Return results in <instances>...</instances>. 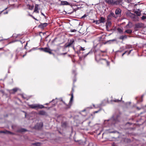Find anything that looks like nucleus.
Listing matches in <instances>:
<instances>
[{
    "mask_svg": "<svg viewBox=\"0 0 146 146\" xmlns=\"http://www.w3.org/2000/svg\"><path fill=\"white\" fill-rule=\"evenodd\" d=\"M106 3L112 5L122 6L123 2V0H104Z\"/></svg>",
    "mask_w": 146,
    "mask_h": 146,
    "instance_id": "1",
    "label": "nucleus"
},
{
    "mask_svg": "<svg viewBox=\"0 0 146 146\" xmlns=\"http://www.w3.org/2000/svg\"><path fill=\"white\" fill-rule=\"evenodd\" d=\"M95 60L97 61H98L100 60H101L103 62L107 64V66H109L110 65V62L107 61L105 59H101L100 56L101 54H99L97 53L96 51L95 52Z\"/></svg>",
    "mask_w": 146,
    "mask_h": 146,
    "instance_id": "2",
    "label": "nucleus"
},
{
    "mask_svg": "<svg viewBox=\"0 0 146 146\" xmlns=\"http://www.w3.org/2000/svg\"><path fill=\"white\" fill-rule=\"evenodd\" d=\"M118 121L117 119H113V117H112L111 119L108 120H106L104 121V123L105 124H108V126H110L111 125L115 124Z\"/></svg>",
    "mask_w": 146,
    "mask_h": 146,
    "instance_id": "3",
    "label": "nucleus"
},
{
    "mask_svg": "<svg viewBox=\"0 0 146 146\" xmlns=\"http://www.w3.org/2000/svg\"><path fill=\"white\" fill-rule=\"evenodd\" d=\"M30 106L31 108L35 109L36 108L42 109L44 108V107L43 105L39 104H32L30 105Z\"/></svg>",
    "mask_w": 146,
    "mask_h": 146,
    "instance_id": "4",
    "label": "nucleus"
},
{
    "mask_svg": "<svg viewBox=\"0 0 146 146\" xmlns=\"http://www.w3.org/2000/svg\"><path fill=\"white\" fill-rule=\"evenodd\" d=\"M143 26V24L142 23H138L136 24L135 25L134 29L135 30L137 31V29L142 28Z\"/></svg>",
    "mask_w": 146,
    "mask_h": 146,
    "instance_id": "5",
    "label": "nucleus"
},
{
    "mask_svg": "<svg viewBox=\"0 0 146 146\" xmlns=\"http://www.w3.org/2000/svg\"><path fill=\"white\" fill-rule=\"evenodd\" d=\"M43 126V123L42 122H40L37 123L35 126V128L37 129H41Z\"/></svg>",
    "mask_w": 146,
    "mask_h": 146,
    "instance_id": "6",
    "label": "nucleus"
},
{
    "mask_svg": "<svg viewBox=\"0 0 146 146\" xmlns=\"http://www.w3.org/2000/svg\"><path fill=\"white\" fill-rule=\"evenodd\" d=\"M74 42L73 39L70 40V41L66 44V47H67L71 46L74 43Z\"/></svg>",
    "mask_w": 146,
    "mask_h": 146,
    "instance_id": "7",
    "label": "nucleus"
},
{
    "mask_svg": "<svg viewBox=\"0 0 146 146\" xmlns=\"http://www.w3.org/2000/svg\"><path fill=\"white\" fill-rule=\"evenodd\" d=\"M41 49L43 50V51H44L45 52H48L50 54H51L52 53L50 49L49 48H41Z\"/></svg>",
    "mask_w": 146,
    "mask_h": 146,
    "instance_id": "8",
    "label": "nucleus"
},
{
    "mask_svg": "<svg viewBox=\"0 0 146 146\" xmlns=\"http://www.w3.org/2000/svg\"><path fill=\"white\" fill-rule=\"evenodd\" d=\"M48 25L46 23L41 24L39 25V27L41 29H43L44 27H46Z\"/></svg>",
    "mask_w": 146,
    "mask_h": 146,
    "instance_id": "9",
    "label": "nucleus"
},
{
    "mask_svg": "<svg viewBox=\"0 0 146 146\" xmlns=\"http://www.w3.org/2000/svg\"><path fill=\"white\" fill-rule=\"evenodd\" d=\"M70 3L66 1H61L60 5H70Z\"/></svg>",
    "mask_w": 146,
    "mask_h": 146,
    "instance_id": "10",
    "label": "nucleus"
},
{
    "mask_svg": "<svg viewBox=\"0 0 146 146\" xmlns=\"http://www.w3.org/2000/svg\"><path fill=\"white\" fill-rule=\"evenodd\" d=\"M75 10H74L72 11H63V13L64 14H71L74 11H75Z\"/></svg>",
    "mask_w": 146,
    "mask_h": 146,
    "instance_id": "11",
    "label": "nucleus"
},
{
    "mask_svg": "<svg viewBox=\"0 0 146 146\" xmlns=\"http://www.w3.org/2000/svg\"><path fill=\"white\" fill-rule=\"evenodd\" d=\"M137 16H139L141 15V11L140 10H137V11H134Z\"/></svg>",
    "mask_w": 146,
    "mask_h": 146,
    "instance_id": "12",
    "label": "nucleus"
},
{
    "mask_svg": "<svg viewBox=\"0 0 146 146\" xmlns=\"http://www.w3.org/2000/svg\"><path fill=\"white\" fill-rule=\"evenodd\" d=\"M132 27V23L130 22H129L128 24L126 26V27L127 28H131Z\"/></svg>",
    "mask_w": 146,
    "mask_h": 146,
    "instance_id": "13",
    "label": "nucleus"
},
{
    "mask_svg": "<svg viewBox=\"0 0 146 146\" xmlns=\"http://www.w3.org/2000/svg\"><path fill=\"white\" fill-rule=\"evenodd\" d=\"M78 48V50L77 51V53L78 54H79L80 51H84L85 50L84 47H82L80 46H79Z\"/></svg>",
    "mask_w": 146,
    "mask_h": 146,
    "instance_id": "14",
    "label": "nucleus"
},
{
    "mask_svg": "<svg viewBox=\"0 0 146 146\" xmlns=\"http://www.w3.org/2000/svg\"><path fill=\"white\" fill-rule=\"evenodd\" d=\"M38 113L39 115H45L46 114V112L44 111H41L39 112Z\"/></svg>",
    "mask_w": 146,
    "mask_h": 146,
    "instance_id": "15",
    "label": "nucleus"
},
{
    "mask_svg": "<svg viewBox=\"0 0 146 146\" xmlns=\"http://www.w3.org/2000/svg\"><path fill=\"white\" fill-rule=\"evenodd\" d=\"M17 90L18 89L17 88H15L10 90V92L11 93H14L17 92Z\"/></svg>",
    "mask_w": 146,
    "mask_h": 146,
    "instance_id": "16",
    "label": "nucleus"
},
{
    "mask_svg": "<svg viewBox=\"0 0 146 146\" xmlns=\"http://www.w3.org/2000/svg\"><path fill=\"white\" fill-rule=\"evenodd\" d=\"M71 97L70 99V101L69 102V104L71 105L72 104V102L73 101V93L72 92L71 95Z\"/></svg>",
    "mask_w": 146,
    "mask_h": 146,
    "instance_id": "17",
    "label": "nucleus"
},
{
    "mask_svg": "<svg viewBox=\"0 0 146 146\" xmlns=\"http://www.w3.org/2000/svg\"><path fill=\"white\" fill-rule=\"evenodd\" d=\"M105 18L102 17H101L99 19L101 23H104L105 22Z\"/></svg>",
    "mask_w": 146,
    "mask_h": 146,
    "instance_id": "18",
    "label": "nucleus"
},
{
    "mask_svg": "<svg viewBox=\"0 0 146 146\" xmlns=\"http://www.w3.org/2000/svg\"><path fill=\"white\" fill-rule=\"evenodd\" d=\"M27 131V130L24 129H21L18 130L17 131L18 132H24Z\"/></svg>",
    "mask_w": 146,
    "mask_h": 146,
    "instance_id": "19",
    "label": "nucleus"
},
{
    "mask_svg": "<svg viewBox=\"0 0 146 146\" xmlns=\"http://www.w3.org/2000/svg\"><path fill=\"white\" fill-rule=\"evenodd\" d=\"M134 17H133V20L135 21H138L139 20V18L137 16H135L134 14L132 15Z\"/></svg>",
    "mask_w": 146,
    "mask_h": 146,
    "instance_id": "20",
    "label": "nucleus"
},
{
    "mask_svg": "<svg viewBox=\"0 0 146 146\" xmlns=\"http://www.w3.org/2000/svg\"><path fill=\"white\" fill-rule=\"evenodd\" d=\"M125 33L128 34H131L132 33V30L130 29H127L125 31Z\"/></svg>",
    "mask_w": 146,
    "mask_h": 146,
    "instance_id": "21",
    "label": "nucleus"
},
{
    "mask_svg": "<svg viewBox=\"0 0 146 146\" xmlns=\"http://www.w3.org/2000/svg\"><path fill=\"white\" fill-rule=\"evenodd\" d=\"M96 52H97V53H98V54H101V53H105L106 52V50L102 51L98 50Z\"/></svg>",
    "mask_w": 146,
    "mask_h": 146,
    "instance_id": "22",
    "label": "nucleus"
},
{
    "mask_svg": "<svg viewBox=\"0 0 146 146\" xmlns=\"http://www.w3.org/2000/svg\"><path fill=\"white\" fill-rule=\"evenodd\" d=\"M121 11V10H115V14L116 15H119Z\"/></svg>",
    "mask_w": 146,
    "mask_h": 146,
    "instance_id": "23",
    "label": "nucleus"
},
{
    "mask_svg": "<svg viewBox=\"0 0 146 146\" xmlns=\"http://www.w3.org/2000/svg\"><path fill=\"white\" fill-rule=\"evenodd\" d=\"M127 38V36L126 35H122L120 36L119 39H120L123 40L124 39L126 38Z\"/></svg>",
    "mask_w": 146,
    "mask_h": 146,
    "instance_id": "24",
    "label": "nucleus"
},
{
    "mask_svg": "<svg viewBox=\"0 0 146 146\" xmlns=\"http://www.w3.org/2000/svg\"><path fill=\"white\" fill-rule=\"evenodd\" d=\"M1 133H6V134H9V133H11L9 131H1Z\"/></svg>",
    "mask_w": 146,
    "mask_h": 146,
    "instance_id": "25",
    "label": "nucleus"
},
{
    "mask_svg": "<svg viewBox=\"0 0 146 146\" xmlns=\"http://www.w3.org/2000/svg\"><path fill=\"white\" fill-rule=\"evenodd\" d=\"M8 13V11H5L4 10L2 11L0 13L5 14H7Z\"/></svg>",
    "mask_w": 146,
    "mask_h": 146,
    "instance_id": "26",
    "label": "nucleus"
},
{
    "mask_svg": "<svg viewBox=\"0 0 146 146\" xmlns=\"http://www.w3.org/2000/svg\"><path fill=\"white\" fill-rule=\"evenodd\" d=\"M120 101V100H118V99L113 100H111L112 102L113 101V102H119Z\"/></svg>",
    "mask_w": 146,
    "mask_h": 146,
    "instance_id": "27",
    "label": "nucleus"
},
{
    "mask_svg": "<svg viewBox=\"0 0 146 146\" xmlns=\"http://www.w3.org/2000/svg\"><path fill=\"white\" fill-rule=\"evenodd\" d=\"M33 145L36 146H39L40 145V143H35L33 144Z\"/></svg>",
    "mask_w": 146,
    "mask_h": 146,
    "instance_id": "28",
    "label": "nucleus"
},
{
    "mask_svg": "<svg viewBox=\"0 0 146 146\" xmlns=\"http://www.w3.org/2000/svg\"><path fill=\"white\" fill-rule=\"evenodd\" d=\"M29 9H33L34 8V6L33 5H29Z\"/></svg>",
    "mask_w": 146,
    "mask_h": 146,
    "instance_id": "29",
    "label": "nucleus"
},
{
    "mask_svg": "<svg viewBox=\"0 0 146 146\" xmlns=\"http://www.w3.org/2000/svg\"><path fill=\"white\" fill-rule=\"evenodd\" d=\"M133 0H124L125 1L128 3H129L132 2Z\"/></svg>",
    "mask_w": 146,
    "mask_h": 146,
    "instance_id": "30",
    "label": "nucleus"
},
{
    "mask_svg": "<svg viewBox=\"0 0 146 146\" xmlns=\"http://www.w3.org/2000/svg\"><path fill=\"white\" fill-rule=\"evenodd\" d=\"M38 5L37 4H36L35 5V8L34 9H38Z\"/></svg>",
    "mask_w": 146,
    "mask_h": 146,
    "instance_id": "31",
    "label": "nucleus"
},
{
    "mask_svg": "<svg viewBox=\"0 0 146 146\" xmlns=\"http://www.w3.org/2000/svg\"><path fill=\"white\" fill-rule=\"evenodd\" d=\"M118 31L120 33H121L122 32V30H121V29L120 28H118L117 29Z\"/></svg>",
    "mask_w": 146,
    "mask_h": 146,
    "instance_id": "32",
    "label": "nucleus"
},
{
    "mask_svg": "<svg viewBox=\"0 0 146 146\" xmlns=\"http://www.w3.org/2000/svg\"><path fill=\"white\" fill-rule=\"evenodd\" d=\"M146 19V16H143L141 17V19L142 20H143L145 19Z\"/></svg>",
    "mask_w": 146,
    "mask_h": 146,
    "instance_id": "33",
    "label": "nucleus"
},
{
    "mask_svg": "<svg viewBox=\"0 0 146 146\" xmlns=\"http://www.w3.org/2000/svg\"><path fill=\"white\" fill-rule=\"evenodd\" d=\"M92 51L91 50L90 51H89L87 54H86L85 55V56H87L88 55V54H91L92 53Z\"/></svg>",
    "mask_w": 146,
    "mask_h": 146,
    "instance_id": "34",
    "label": "nucleus"
},
{
    "mask_svg": "<svg viewBox=\"0 0 146 146\" xmlns=\"http://www.w3.org/2000/svg\"><path fill=\"white\" fill-rule=\"evenodd\" d=\"M76 31V30L75 29H71L70 30V32H75Z\"/></svg>",
    "mask_w": 146,
    "mask_h": 146,
    "instance_id": "35",
    "label": "nucleus"
},
{
    "mask_svg": "<svg viewBox=\"0 0 146 146\" xmlns=\"http://www.w3.org/2000/svg\"><path fill=\"white\" fill-rule=\"evenodd\" d=\"M100 23H100L99 20H98L96 21V24H99Z\"/></svg>",
    "mask_w": 146,
    "mask_h": 146,
    "instance_id": "36",
    "label": "nucleus"
},
{
    "mask_svg": "<svg viewBox=\"0 0 146 146\" xmlns=\"http://www.w3.org/2000/svg\"><path fill=\"white\" fill-rule=\"evenodd\" d=\"M87 16V15H86L85 14L83 16H82L81 18V19L84 18L85 17H86Z\"/></svg>",
    "mask_w": 146,
    "mask_h": 146,
    "instance_id": "37",
    "label": "nucleus"
},
{
    "mask_svg": "<svg viewBox=\"0 0 146 146\" xmlns=\"http://www.w3.org/2000/svg\"><path fill=\"white\" fill-rule=\"evenodd\" d=\"M127 52V51H125L124 53H123L122 54V56H123V55H124L125 54V53H126Z\"/></svg>",
    "mask_w": 146,
    "mask_h": 146,
    "instance_id": "38",
    "label": "nucleus"
},
{
    "mask_svg": "<svg viewBox=\"0 0 146 146\" xmlns=\"http://www.w3.org/2000/svg\"><path fill=\"white\" fill-rule=\"evenodd\" d=\"M30 15L31 16V17H32L34 19L36 20V19L34 17H33V16L31 15Z\"/></svg>",
    "mask_w": 146,
    "mask_h": 146,
    "instance_id": "39",
    "label": "nucleus"
},
{
    "mask_svg": "<svg viewBox=\"0 0 146 146\" xmlns=\"http://www.w3.org/2000/svg\"><path fill=\"white\" fill-rule=\"evenodd\" d=\"M111 15L112 16H113V15H114V14L113 13H111L110 15H109V16H110V15Z\"/></svg>",
    "mask_w": 146,
    "mask_h": 146,
    "instance_id": "40",
    "label": "nucleus"
},
{
    "mask_svg": "<svg viewBox=\"0 0 146 146\" xmlns=\"http://www.w3.org/2000/svg\"><path fill=\"white\" fill-rule=\"evenodd\" d=\"M21 96L24 99H25L26 98L23 95H21Z\"/></svg>",
    "mask_w": 146,
    "mask_h": 146,
    "instance_id": "41",
    "label": "nucleus"
},
{
    "mask_svg": "<svg viewBox=\"0 0 146 146\" xmlns=\"http://www.w3.org/2000/svg\"><path fill=\"white\" fill-rule=\"evenodd\" d=\"M132 50H131L129 51L128 55H129L131 53V51H132Z\"/></svg>",
    "mask_w": 146,
    "mask_h": 146,
    "instance_id": "42",
    "label": "nucleus"
},
{
    "mask_svg": "<svg viewBox=\"0 0 146 146\" xmlns=\"http://www.w3.org/2000/svg\"><path fill=\"white\" fill-rule=\"evenodd\" d=\"M37 9L34 10V11L33 12H37Z\"/></svg>",
    "mask_w": 146,
    "mask_h": 146,
    "instance_id": "43",
    "label": "nucleus"
},
{
    "mask_svg": "<svg viewBox=\"0 0 146 146\" xmlns=\"http://www.w3.org/2000/svg\"><path fill=\"white\" fill-rule=\"evenodd\" d=\"M99 111H95L94 112V113H97Z\"/></svg>",
    "mask_w": 146,
    "mask_h": 146,
    "instance_id": "44",
    "label": "nucleus"
},
{
    "mask_svg": "<svg viewBox=\"0 0 146 146\" xmlns=\"http://www.w3.org/2000/svg\"><path fill=\"white\" fill-rule=\"evenodd\" d=\"M66 54V53H62V54H63V55H64V54Z\"/></svg>",
    "mask_w": 146,
    "mask_h": 146,
    "instance_id": "45",
    "label": "nucleus"
},
{
    "mask_svg": "<svg viewBox=\"0 0 146 146\" xmlns=\"http://www.w3.org/2000/svg\"><path fill=\"white\" fill-rule=\"evenodd\" d=\"M115 40H110V41H113Z\"/></svg>",
    "mask_w": 146,
    "mask_h": 146,
    "instance_id": "46",
    "label": "nucleus"
},
{
    "mask_svg": "<svg viewBox=\"0 0 146 146\" xmlns=\"http://www.w3.org/2000/svg\"><path fill=\"white\" fill-rule=\"evenodd\" d=\"M41 14H42V15H43L44 16H45V15H44V14L43 13H42V12H41Z\"/></svg>",
    "mask_w": 146,
    "mask_h": 146,
    "instance_id": "47",
    "label": "nucleus"
},
{
    "mask_svg": "<svg viewBox=\"0 0 146 146\" xmlns=\"http://www.w3.org/2000/svg\"><path fill=\"white\" fill-rule=\"evenodd\" d=\"M56 39V38H55L54 39V40H53V41H55Z\"/></svg>",
    "mask_w": 146,
    "mask_h": 146,
    "instance_id": "48",
    "label": "nucleus"
},
{
    "mask_svg": "<svg viewBox=\"0 0 146 146\" xmlns=\"http://www.w3.org/2000/svg\"><path fill=\"white\" fill-rule=\"evenodd\" d=\"M48 103H46L45 105H48Z\"/></svg>",
    "mask_w": 146,
    "mask_h": 146,
    "instance_id": "49",
    "label": "nucleus"
},
{
    "mask_svg": "<svg viewBox=\"0 0 146 146\" xmlns=\"http://www.w3.org/2000/svg\"><path fill=\"white\" fill-rule=\"evenodd\" d=\"M53 101H54V100H53L51 102H50V103L51 102H52Z\"/></svg>",
    "mask_w": 146,
    "mask_h": 146,
    "instance_id": "50",
    "label": "nucleus"
},
{
    "mask_svg": "<svg viewBox=\"0 0 146 146\" xmlns=\"http://www.w3.org/2000/svg\"><path fill=\"white\" fill-rule=\"evenodd\" d=\"M85 111V110H83V111Z\"/></svg>",
    "mask_w": 146,
    "mask_h": 146,
    "instance_id": "51",
    "label": "nucleus"
},
{
    "mask_svg": "<svg viewBox=\"0 0 146 146\" xmlns=\"http://www.w3.org/2000/svg\"><path fill=\"white\" fill-rule=\"evenodd\" d=\"M85 111V110H83V111Z\"/></svg>",
    "mask_w": 146,
    "mask_h": 146,
    "instance_id": "52",
    "label": "nucleus"
},
{
    "mask_svg": "<svg viewBox=\"0 0 146 146\" xmlns=\"http://www.w3.org/2000/svg\"><path fill=\"white\" fill-rule=\"evenodd\" d=\"M25 56V55H23V57H24Z\"/></svg>",
    "mask_w": 146,
    "mask_h": 146,
    "instance_id": "53",
    "label": "nucleus"
},
{
    "mask_svg": "<svg viewBox=\"0 0 146 146\" xmlns=\"http://www.w3.org/2000/svg\"><path fill=\"white\" fill-rule=\"evenodd\" d=\"M7 9V8H6L5 9Z\"/></svg>",
    "mask_w": 146,
    "mask_h": 146,
    "instance_id": "54",
    "label": "nucleus"
},
{
    "mask_svg": "<svg viewBox=\"0 0 146 146\" xmlns=\"http://www.w3.org/2000/svg\"><path fill=\"white\" fill-rule=\"evenodd\" d=\"M2 40H0V41H2Z\"/></svg>",
    "mask_w": 146,
    "mask_h": 146,
    "instance_id": "55",
    "label": "nucleus"
},
{
    "mask_svg": "<svg viewBox=\"0 0 146 146\" xmlns=\"http://www.w3.org/2000/svg\"><path fill=\"white\" fill-rule=\"evenodd\" d=\"M74 72V71H73V72Z\"/></svg>",
    "mask_w": 146,
    "mask_h": 146,
    "instance_id": "56",
    "label": "nucleus"
},
{
    "mask_svg": "<svg viewBox=\"0 0 146 146\" xmlns=\"http://www.w3.org/2000/svg\"><path fill=\"white\" fill-rule=\"evenodd\" d=\"M6 40V39H4V40Z\"/></svg>",
    "mask_w": 146,
    "mask_h": 146,
    "instance_id": "57",
    "label": "nucleus"
},
{
    "mask_svg": "<svg viewBox=\"0 0 146 146\" xmlns=\"http://www.w3.org/2000/svg\"><path fill=\"white\" fill-rule=\"evenodd\" d=\"M145 15H146V14H145Z\"/></svg>",
    "mask_w": 146,
    "mask_h": 146,
    "instance_id": "58",
    "label": "nucleus"
}]
</instances>
